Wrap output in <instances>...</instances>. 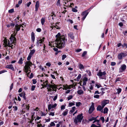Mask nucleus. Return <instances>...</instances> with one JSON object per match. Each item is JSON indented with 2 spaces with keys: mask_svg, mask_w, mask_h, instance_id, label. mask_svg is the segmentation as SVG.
<instances>
[{
  "mask_svg": "<svg viewBox=\"0 0 127 127\" xmlns=\"http://www.w3.org/2000/svg\"><path fill=\"white\" fill-rule=\"evenodd\" d=\"M122 46L123 48L126 46V48H127V44L124 43V44L122 45Z\"/></svg>",
  "mask_w": 127,
  "mask_h": 127,
  "instance_id": "c03bdc74",
  "label": "nucleus"
},
{
  "mask_svg": "<svg viewBox=\"0 0 127 127\" xmlns=\"http://www.w3.org/2000/svg\"><path fill=\"white\" fill-rule=\"evenodd\" d=\"M78 67L81 70L84 68V67L83 65L81 64H79L78 65Z\"/></svg>",
  "mask_w": 127,
  "mask_h": 127,
  "instance_id": "412c9836",
  "label": "nucleus"
},
{
  "mask_svg": "<svg viewBox=\"0 0 127 127\" xmlns=\"http://www.w3.org/2000/svg\"><path fill=\"white\" fill-rule=\"evenodd\" d=\"M126 68V66L125 64L122 65L119 69V72H122L124 71Z\"/></svg>",
  "mask_w": 127,
  "mask_h": 127,
  "instance_id": "9d476101",
  "label": "nucleus"
},
{
  "mask_svg": "<svg viewBox=\"0 0 127 127\" xmlns=\"http://www.w3.org/2000/svg\"><path fill=\"white\" fill-rule=\"evenodd\" d=\"M58 95L57 94L54 97L53 99L54 101H55L57 99V98Z\"/></svg>",
  "mask_w": 127,
  "mask_h": 127,
  "instance_id": "09e8293b",
  "label": "nucleus"
},
{
  "mask_svg": "<svg viewBox=\"0 0 127 127\" xmlns=\"http://www.w3.org/2000/svg\"><path fill=\"white\" fill-rule=\"evenodd\" d=\"M42 43L43 42H41V40H37L36 43V45L38 46H41V44H40V45L39 44H42Z\"/></svg>",
  "mask_w": 127,
  "mask_h": 127,
  "instance_id": "aec40b11",
  "label": "nucleus"
},
{
  "mask_svg": "<svg viewBox=\"0 0 127 127\" xmlns=\"http://www.w3.org/2000/svg\"><path fill=\"white\" fill-rule=\"evenodd\" d=\"M78 94L79 95H81L84 93V91L82 90H80L77 91Z\"/></svg>",
  "mask_w": 127,
  "mask_h": 127,
  "instance_id": "b1692460",
  "label": "nucleus"
},
{
  "mask_svg": "<svg viewBox=\"0 0 127 127\" xmlns=\"http://www.w3.org/2000/svg\"><path fill=\"white\" fill-rule=\"evenodd\" d=\"M108 108L106 107L104 108V110L103 112H103L104 114H106L108 113Z\"/></svg>",
  "mask_w": 127,
  "mask_h": 127,
  "instance_id": "4be33fe9",
  "label": "nucleus"
},
{
  "mask_svg": "<svg viewBox=\"0 0 127 127\" xmlns=\"http://www.w3.org/2000/svg\"><path fill=\"white\" fill-rule=\"evenodd\" d=\"M31 4V2H29L28 3L26 4V5L28 7H29L30 6V5Z\"/></svg>",
  "mask_w": 127,
  "mask_h": 127,
  "instance_id": "4d7b16f0",
  "label": "nucleus"
},
{
  "mask_svg": "<svg viewBox=\"0 0 127 127\" xmlns=\"http://www.w3.org/2000/svg\"><path fill=\"white\" fill-rule=\"evenodd\" d=\"M50 86H52V84H48V83L46 84H44V87H47V88L48 87H49Z\"/></svg>",
  "mask_w": 127,
  "mask_h": 127,
  "instance_id": "393cba45",
  "label": "nucleus"
},
{
  "mask_svg": "<svg viewBox=\"0 0 127 127\" xmlns=\"http://www.w3.org/2000/svg\"><path fill=\"white\" fill-rule=\"evenodd\" d=\"M100 119L102 121V123H103L104 121V119L103 117H101L100 118Z\"/></svg>",
  "mask_w": 127,
  "mask_h": 127,
  "instance_id": "de8ad7c7",
  "label": "nucleus"
},
{
  "mask_svg": "<svg viewBox=\"0 0 127 127\" xmlns=\"http://www.w3.org/2000/svg\"><path fill=\"white\" fill-rule=\"evenodd\" d=\"M119 25L121 27H122L123 26V24L122 22H120L119 23Z\"/></svg>",
  "mask_w": 127,
  "mask_h": 127,
  "instance_id": "0e129e2a",
  "label": "nucleus"
},
{
  "mask_svg": "<svg viewBox=\"0 0 127 127\" xmlns=\"http://www.w3.org/2000/svg\"><path fill=\"white\" fill-rule=\"evenodd\" d=\"M22 26L21 25H18L17 24H16L15 26V28L16 31V32L15 33L16 34L17 32L19 31L20 29V27Z\"/></svg>",
  "mask_w": 127,
  "mask_h": 127,
  "instance_id": "4468645a",
  "label": "nucleus"
},
{
  "mask_svg": "<svg viewBox=\"0 0 127 127\" xmlns=\"http://www.w3.org/2000/svg\"><path fill=\"white\" fill-rule=\"evenodd\" d=\"M55 124L53 122H52L50 124V126H49V127H51L53 126H55Z\"/></svg>",
  "mask_w": 127,
  "mask_h": 127,
  "instance_id": "c756f323",
  "label": "nucleus"
},
{
  "mask_svg": "<svg viewBox=\"0 0 127 127\" xmlns=\"http://www.w3.org/2000/svg\"><path fill=\"white\" fill-rule=\"evenodd\" d=\"M13 84L12 83L10 86V91H11L13 88Z\"/></svg>",
  "mask_w": 127,
  "mask_h": 127,
  "instance_id": "052dcab7",
  "label": "nucleus"
},
{
  "mask_svg": "<svg viewBox=\"0 0 127 127\" xmlns=\"http://www.w3.org/2000/svg\"><path fill=\"white\" fill-rule=\"evenodd\" d=\"M57 105V104L56 103H55L54 105H52L51 104H49L48 106V108L49 111L51 108L55 107Z\"/></svg>",
  "mask_w": 127,
  "mask_h": 127,
  "instance_id": "ddd939ff",
  "label": "nucleus"
},
{
  "mask_svg": "<svg viewBox=\"0 0 127 127\" xmlns=\"http://www.w3.org/2000/svg\"><path fill=\"white\" fill-rule=\"evenodd\" d=\"M87 52L86 51H84L82 55V57H84L87 54Z\"/></svg>",
  "mask_w": 127,
  "mask_h": 127,
  "instance_id": "f704fd0d",
  "label": "nucleus"
},
{
  "mask_svg": "<svg viewBox=\"0 0 127 127\" xmlns=\"http://www.w3.org/2000/svg\"><path fill=\"white\" fill-rule=\"evenodd\" d=\"M91 127H96V125H95V124H92Z\"/></svg>",
  "mask_w": 127,
  "mask_h": 127,
  "instance_id": "774afa93",
  "label": "nucleus"
},
{
  "mask_svg": "<svg viewBox=\"0 0 127 127\" xmlns=\"http://www.w3.org/2000/svg\"><path fill=\"white\" fill-rule=\"evenodd\" d=\"M13 108H14V111H16L18 109L17 107L16 106H13Z\"/></svg>",
  "mask_w": 127,
  "mask_h": 127,
  "instance_id": "13d9d810",
  "label": "nucleus"
},
{
  "mask_svg": "<svg viewBox=\"0 0 127 127\" xmlns=\"http://www.w3.org/2000/svg\"><path fill=\"white\" fill-rule=\"evenodd\" d=\"M92 7H91L90 8L87 9V10L83 12L82 13V15L84 16H87V15L89 13V11L90 9L92 8Z\"/></svg>",
  "mask_w": 127,
  "mask_h": 127,
  "instance_id": "f8f14e48",
  "label": "nucleus"
},
{
  "mask_svg": "<svg viewBox=\"0 0 127 127\" xmlns=\"http://www.w3.org/2000/svg\"><path fill=\"white\" fill-rule=\"evenodd\" d=\"M95 122H97V123H99V120H96V119L95 120V121L93 122V123H95Z\"/></svg>",
  "mask_w": 127,
  "mask_h": 127,
  "instance_id": "5fc2aeb1",
  "label": "nucleus"
},
{
  "mask_svg": "<svg viewBox=\"0 0 127 127\" xmlns=\"http://www.w3.org/2000/svg\"><path fill=\"white\" fill-rule=\"evenodd\" d=\"M82 50V49H78L76 50V52H79L81 51Z\"/></svg>",
  "mask_w": 127,
  "mask_h": 127,
  "instance_id": "69168bd1",
  "label": "nucleus"
},
{
  "mask_svg": "<svg viewBox=\"0 0 127 127\" xmlns=\"http://www.w3.org/2000/svg\"><path fill=\"white\" fill-rule=\"evenodd\" d=\"M116 64L115 62H111V65L112 66H114Z\"/></svg>",
  "mask_w": 127,
  "mask_h": 127,
  "instance_id": "864d4df0",
  "label": "nucleus"
},
{
  "mask_svg": "<svg viewBox=\"0 0 127 127\" xmlns=\"http://www.w3.org/2000/svg\"><path fill=\"white\" fill-rule=\"evenodd\" d=\"M8 12L10 13H12L14 12L13 9H11L8 10Z\"/></svg>",
  "mask_w": 127,
  "mask_h": 127,
  "instance_id": "c9c22d12",
  "label": "nucleus"
},
{
  "mask_svg": "<svg viewBox=\"0 0 127 127\" xmlns=\"http://www.w3.org/2000/svg\"><path fill=\"white\" fill-rule=\"evenodd\" d=\"M32 40L33 42H34L35 40L34 34L33 32H32L31 33Z\"/></svg>",
  "mask_w": 127,
  "mask_h": 127,
  "instance_id": "6ab92c4d",
  "label": "nucleus"
},
{
  "mask_svg": "<svg viewBox=\"0 0 127 127\" xmlns=\"http://www.w3.org/2000/svg\"><path fill=\"white\" fill-rule=\"evenodd\" d=\"M65 108V106L64 105H62L61 107V110L64 109Z\"/></svg>",
  "mask_w": 127,
  "mask_h": 127,
  "instance_id": "680f3d73",
  "label": "nucleus"
},
{
  "mask_svg": "<svg viewBox=\"0 0 127 127\" xmlns=\"http://www.w3.org/2000/svg\"><path fill=\"white\" fill-rule=\"evenodd\" d=\"M109 100H108L104 99L101 102V106H103V107H104L107 104L109 103Z\"/></svg>",
  "mask_w": 127,
  "mask_h": 127,
  "instance_id": "9b49d317",
  "label": "nucleus"
},
{
  "mask_svg": "<svg viewBox=\"0 0 127 127\" xmlns=\"http://www.w3.org/2000/svg\"><path fill=\"white\" fill-rule=\"evenodd\" d=\"M126 54L124 53H119L118 56L117 57L119 60H122L123 58L126 56Z\"/></svg>",
  "mask_w": 127,
  "mask_h": 127,
  "instance_id": "1a4fd4ad",
  "label": "nucleus"
},
{
  "mask_svg": "<svg viewBox=\"0 0 127 127\" xmlns=\"http://www.w3.org/2000/svg\"><path fill=\"white\" fill-rule=\"evenodd\" d=\"M39 2L38 1H37L35 5V11H38V8L39 7Z\"/></svg>",
  "mask_w": 127,
  "mask_h": 127,
  "instance_id": "f3484780",
  "label": "nucleus"
},
{
  "mask_svg": "<svg viewBox=\"0 0 127 127\" xmlns=\"http://www.w3.org/2000/svg\"><path fill=\"white\" fill-rule=\"evenodd\" d=\"M121 88H119L117 89V93L118 94H119L121 92Z\"/></svg>",
  "mask_w": 127,
  "mask_h": 127,
  "instance_id": "7c9ffc66",
  "label": "nucleus"
},
{
  "mask_svg": "<svg viewBox=\"0 0 127 127\" xmlns=\"http://www.w3.org/2000/svg\"><path fill=\"white\" fill-rule=\"evenodd\" d=\"M69 106H72L73 105H75V104L74 103H73V102H70L69 103Z\"/></svg>",
  "mask_w": 127,
  "mask_h": 127,
  "instance_id": "ea45409f",
  "label": "nucleus"
},
{
  "mask_svg": "<svg viewBox=\"0 0 127 127\" xmlns=\"http://www.w3.org/2000/svg\"><path fill=\"white\" fill-rule=\"evenodd\" d=\"M26 94L25 93H21L19 94V95L21 97H22L24 95H25Z\"/></svg>",
  "mask_w": 127,
  "mask_h": 127,
  "instance_id": "72a5a7b5",
  "label": "nucleus"
},
{
  "mask_svg": "<svg viewBox=\"0 0 127 127\" xmlns=\"http://www.w3.org/2000/svg\"><path fill=\"white\" fill-rule=\"evenodd\" d=\"M26 108L27 110H29V105H26Z\"/></svg>",
  "mask_w": 127,
  "mask_h": 127,
  "instance_id": "6e6d98bb",
  "label": "nucleus"
},
{
  "mask_svg": "<svg viewBox=\"0 0 127 127\" xmlns=\"http://www.w3.org/2000/svg\"><path fill=\"white\" fill-rule=\"evenodd\" d=\"M96 86L97 87V88H99L100 87H101V86L100 85L96 84Z\"/></svg>",
  "mask_w": 127,
  "mask_h": 127,
  "instance_id": "338daca9",
  "label": "nucleus"
},
{
  "mask_svg": "<svg viewBox=\"0 0 127 127\" xmlns=\"http://www.w3.org/2000/svg\"><path fill=\"white\" fill-rule=\"evenodd\" d=\"M26 65L24 67L25 71L26 73V75L28 76V75L30 74L31 72V68L30 66H31L32 65V63L30 61L26 62L25 63Z\"/></svg>",
  "mask_w": 127,
  "mask_h": 127,
  "instance_id": "f03ea898",
  "label": "nucleus"
},
{
  "mask_svg": "<svg viewBox=\"0 0 127 127\" xmlns=\"http://www.w3.org/2000/svg\"><path fill=\"white\" fill-rule=\"evenodd\" d=\"M121 78H117L116 79L115 82H116L118 81H121Z\"/></svg>",
  "mask_w": 127,
  "mask_h": 127,
  "instance_id": "37998d69",
  "label": "nucleus"
},
{
  "mask_svg": "<svg viewBox=\"0 0 127 127\" xmlns=\"http://www.w3.org/2000/svg\"><path fill=\"white\" fill-rule=\"evenodd\" d=\"M96 119V118L93 117L92 118H91L89 120V121H91L93 120H95Z\"/></svg>",
  "mask_w": 127,
  "mask_h": 127,
  "instance_id": "a19ab883",
  "label": "nucleus"
},
{
  "mask_svg": "<svg viewBox=\"0 0 127 127\" xmlns=\"http://www.w3.org/2000/svg\"><path fill=\"white\" fill-rule=\"evenodd\" d=\"M88 80V78L87 77H85L83 80V81H85L87 82Z\"/></svg>",
  "mask_w": 127,
  "mask_h": 127,
  "instance_id": "58836bf2",
  "label": "nucleus"
},
{
  "mask_svg": "<svg viewBox=\"0 0 127 127\" xmlns=\"http://www.w3.org/2000/svg\"><path fill=\"white\" fill-rule=\"evenodd\" d=\"M68 36L69 37H70L71 39H74V36L73 35V34L72 32H70L68 34Z\"/></svg>",
  "mask_w": 127,
  "mask_h": 127,
  "instance_id": "a211bd4d",
  "label": "nucleus"
},
{
  "mask_svg": "<svg viewBox=\"0 0 127 127\" xmlns=\"http://www.w3.org/2000/svg\"><path fill=\"white\" fill-rule=\"evenodd\" d=\"M68 110L67 109H66L64 111V112L62 114V115L64 116H66L67 114Z\"/></svg>",
  "mask_w": 127,
  "mask_h": 127,
  "instance_id": "5701e85b",
  "label": "nucleus"
},
{
  "mask_svg": "<svg viewBox=\"0 0 127 127\" xmlns=\"http://www.w3.org/2000/svg\"><path fill=\"white\" fill-rule=\"evenodd\" d=\"M46 65L47 66L50 67L51 65V64L50 63H46Z\"/></svg>",
  "mask_w": 127,
  "mask_h": 127,
  "instance_id": "bf43d9fd",
  "label": "nucleus"
},
{
  "mask_svg": "<svg viewBox=\"0 0 127 127\" xmlns=\"http://www.w3.org/2000/svg\"><path fill=\"white\" fill-rule=\"evenodd\" d=\"M81 75L80 74H79L78 77L77 78V81H79L80 79L81 78Z\"/></svg>",
  "mask_w": 127,
  "mask_h": 127,
  "instance_id": "c85d7f7f",
  "label": "nucleus"
},
{
  "mask_svg": "<svg viewBox=\"0 0 127 127\" xmlns=\"http://www.w3.org/2000/svg\"><path fill=\"white\" fill-rule=\"evenodd\" d=\"M81 103L80 102H78L76 103V106H77L78 107L81 104Z\"/></svg>",
  "mask_w": 127,
  "mask_h": 127,
  "instance_id": "79ce46f5",
  "label": "nucleus"
},
{
  "mask_svg": "<svg viewBox=\"0 0 127 127\" xmlns=\"http://www.w3.org/2000/svg\"><path fill=\"white\" fill-rule=\"evenodd\" d=\"M95 110L94 103L93 102L92 103V104L89 108L88 110V113L89 114H91Z\"/></svg>",
  "mask_w": 127,
  "mask_h": 127,
  "instance_id": "0eeeda50",
  "label": "nucleus"
},
{
  "mask_svg": "<svg viewBox=\"0 0 127 127\" xmlns=\"http://www.w3.org/2000/svg\"><path fill=\"white\" fill-rule=\"evenodd\" d=\"M66 57V56L65 55H63L62 56V60H64Z\"/></svg>",
  "mask_w": 127,
  "mask_h": 127,
  "instance_id": "4c0bfd02",
  "label": "nucleus"
},
{
  "mask_svg": "<svg viewBox=\"0 0 127 127\" xmlns=\"http://www.w3.org/2000/svg\"><path fill=\"white\" fill-rule=\"evenodd\" d=\"M35 50L34 49L31 50L30 52L28 55V57L27 58V60L29 61L31 59L32 57L33 54L34 53Z\"/></svg>",
  "mask_w": 127,
  "mask_h": 127,
  "instance_id": "6e6552de",
  "label": "nucleus"
},
{
  "mask_svg": "<svg viewBox=\"0 0 127 127\" xmlns=\"http://www.w3.org/2000/svg\"><path fill=\"white\" fill-rule=\"evenodd\" d=\"M4 43L6 46H8V43L7 44V41L6 39H4Z\"/></svg>",
  "mask_w": 127,
  "mask_h": 127,
  "instance_id": "cd10ccee",
  "label": "nucleus"
},
{
  "mask_svg": "<svg viewBox=\"0 0 127 127\" xmlns=\"http://www.w3.org/2000/svg\"><path fill=\"white\" fill-rule=\"evenodd\" d=\"M35 87V86L33 85L32 86L31 90L32 91H34V89Z\"/></svg>",
  "mask_w": 127,
  "mask_h": 127,
  "instance_id": "49530a36",
  "label": "nucleus"
},
{
  "mask_svg": "<svg viewBox=\"0 0 127 127\" xmlns=\"http://www.w3.org/2000/svg\"><path fill=\"white\" fill-rule=\"evenodd\" d=\"M72 11L74 12H77V10L75 8H73L72 9Z\"/></svg>",
  "mask_w": 127,
  "mask_h": 127,
  "instance_id": "a18cd8bd",
  "label": "nucleus"
},
{
  "mask_svg": "<svg viewBox=\"0 0 127 127\" xmlns=\"http://www.w3.org/2000/svg\"><path fill=\"white\" fill-rule=\"evenodd\" d=\"M104 107L100 105H98L96 108L97 110V111H99L101 112L102 113H103V109Z\"/></svg>",
  "mask_w": 127,
  "mask_h": 127,
  "instance_id": "2eb2a0df",
  "label": "nucleus"
},
{
  "mask_svg": "<svg viewBox=\"0 0 127 127\" xmlns=\"http://www.w3.org/2000/svg\"><path fill=\"white\" fill-rule=\"evenodd\" d=\"M83 118V114L82 113L78 115L76 117H75L74 122L76 124H77L78 123H80Z\"/></svg>",
  "mask_w": 127,
  "mask_h": 127,
  "instance_id": "20e7f679",
  "label": "nucleus"
},
{
  "mask_svg": "<svg viewBox=\"0 0 127 127\" xmlns=\"http://www.w3.org/2000/svg\"><path fill=\"white\" fill-rule=\"evenodd\" d=\"M52 86H50L49 87H48L47 88V89H48V92H51L52 91H56V90L55 89H56V86L55 85H52Z\"/></svg>",
  "mask_w": 127,
  "mask_h": 127,
  "instance_id": "423d86ee",
  "label": "nucleus"
},
{
  "mask_svg": "<svg viewBox=\"0 0 127 127\" xmlns=\"http://www.w3.org/2000/svg\"><path fill=\"white\" fill-rule=\"evenodd\" d=\"M41 31V29L40 28H38L36 30V31L38 32H40Z\"/></svg>",
  "mask_w": 127,
  "mask_h": 127,
  "instance_id": "3c124183",
  "label": "nucleus"
},
{
  "mask_svg": "<svg viewBox=\"0 0 127 127\" xmlns=\"http://www.w3.org/2000/svg\"><path fill=\"white\" fill-rule=\"evenodd\" d=\"M5 68L9 69H10L12 70H14V68L12 64L7 65L6 66Z\"/></svg>",
  "mask_w": 127,
  "mask_h": 127,
  "instance_id": "dca6fc26",
  "label": "nucleus"
},
{
  "mask_svg": "<svg viewBox=\"0 0 127 127\" xmlns=\"http://www.w3.org/2000/svg\"><path fill=\"white\" fill-rule=\"evenodd\" d=\"M56 37L55 40V43L56 47L57 48L62 49L65 47V42L67 41L66 39L65 38L64 35L61 36L60 33H58L56 35Z\"/></svg>",
  "mask_w": 127,
  "mask_h": 127,
  "instance_id": "f257e3e1",
  "label": "nucleus"
},
{
  "mask_svg": "<svg viewBox=\"0 0 127 127\" xmlns=\"http://www.w3.org/2000/svg\"><path fill=\"white\" fill-rule=\"evenodd\" d=\"M16 40V38L12 34L11 35V36L10 38V40H8V46L9 47H11L12 49L13 48V47H15L14 46L13 44H14V43H15Z\"/></svg>",
  "mask_w": 127,
  "mask_h": 127,
  "instance_id": "7ed1b4c3",
  "label": "nucleus"
},
{
  "mask_svg": "<svg viewBox=\"0 0 127 127\" xmlns=\"http://www.w3.org/2000/svg\"><path fill=\"white\" fill-rule=\"evenodd\" d=\"M106 73L105 71L102 72L101 70H99L98 72L97 73V75L99 77H101L102 79H104Z\"/></svg>",
  "mask_w": 127,
  "mask_h": 127,
  "instance_id": "39448f33",
  "label": "nucleus"
},
{
  "mask_svg": "<svg viewBox=\"0 0 127 127\" xmlns=\"http://www.w3.org/2000/svg\"><path fill=\"white\" fill-rule=\"evenodd\" d=\"M73 97V96L72 95H69L67 97V99L68 100H70Z\"/></svg>",
  "mask_w": 127,
  "mask_h": 127,
  "instance_id": "2f4dec72",
  "label": "nucleus"
},
{
  "mask_svg": "<svg viewBox=\"0 0 127 127\" xmlns=\"http://www.w3.org/2000/svg\"><path fill=\"white\" fill-rule=\"evenodd\" d=\"M23 58H21L19 60V61L18 62V63L19 64H23Z\"/></svg>",
  "mask_w": 127,
  "mask_h": 127,
  "instance_id": "bb28decb",
  "label": "nucleus"
},
{
  "mask_svg": "<svg viewBox=\"0 0 127 127\" xmlns=\"http://www.w3.org/2000/svg\"><path fill=\"white\" fill-rule=\"evenodd\" d=\"M32 81H33V84H35L36 83V82H37L36 80L35 79H33Z\"/></svg>",
  "mask_w": 127,
  "mask_h": 127,
  "instance_id": "603ef678",
  "label": "nucleus"
},
{
  "mask_svg": "<svg viewBox=\"0 0 127 127\" xmlns=\"http://www.w3.org/2000/svg\"><path fill=\"white\" fill-rule=\"evenodd\" d=\"M6 72H7V71L6 70H2L1 71H0V74H1L3 73Z\"/></svg>",
  "mask_w": 127,
  "mask_h": 127,
  "instance_id": "8fccbe9b",
  "label": "nucleus"
},
{
  "mask_svg": "<svg viewBox=\"0 0 127 127\" xmlns=\"http://www.w3.org/2000/svg\"><path fill=\"white\" fill-rule=\"evenodd\" d=\"M63 90H66L67 88L68 87V85H66V86L65 85L63 86Z\"/></svg>",
  "mask_w": 127,
  "mask_h": 127,
  "instance_id": "473e14b6",
  "label": "nucleus"
},
{
  "mask_svg": "<svg viewBox=\"0 0 127 127\" xmlns=\"http://www.w3.org/2000/svg\"><path fill=\"white\" fill-rule=\"evenodd\" d=\"M45 21V19L44 18H42L41 19V23L42 25L44 24Z\"/></svg>",
  "mask_w": 127,
  "mask_h": 127,
  "instance_id": "a878e982",
  "label": "nucleus"
},
{
  "mask_svg": "<svg viewBox=\"0 0 127 127\" xmlns=\"http://www.w3.org/2000/svg\"><path fill=\"white\" fill-rule=\"evenodd\" d=\"M49 115L53 116L54 115V113L52 112H51L49 114Z\"/></svg>",
  "mask_w": 127,
  "mask_h": 127,
  "instance_id": "e2e57ef3",
  "label": "nucleus"
},
{
  "mask_svg": "<svg viewBox=\"0 0 127 127\" xmlns=\"http://www.w3.org/2000/svg\"><path fill=\"white\" fill-rule=\"evenodd\" d=\"M94 98H99V96L98 95H94Z\"/></svg>",
  "mask_w": 127,
  "mask_h": 127,
  "instance_id": "e433bc0d",
  "label": "nucleus"
}]
</instances>
